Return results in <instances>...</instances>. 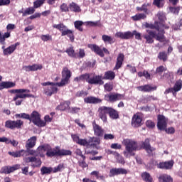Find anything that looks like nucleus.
<instances>
[{
    "instance_id": "nucleus-64",
    "label": "nucleus",
    "mask_w": 182,
    "mask_h": 182,
    "mask_svg": "<svg viewBox=\"0 0 182 182\" xmlns=\"http://www.w3.org/2000/svg\"><path fill=\"white\" fill-rule=\"evenodd\" d=\"M146 126L147 127H149V129H153L156 126V124H154V122H153V121L148 120L146 122Z\"/></svg>"
},
{
    "instance_id": "nucleus-4",
    "label": "nucleus",
    "mask_w": 182,
    "mask_h": 182,
    "mask_svg": "<svg viewBox=\"0 0 182 182\" xmlns=\"http://www.w3.org/2000/svg\"><path fill=\"white\" fill-rule=\"evenodd\" d=\"M147 33L144 34L143 36L144 39H146V43H153L154 42V38H156V41L159 42H164V33H159L157 34L154 31H151L149 30L146 31Z\"/></svg>"
},
{
    "instance_id": "nucleus-1",
    "label": "nucleus",
    "mask_w": 182,
    "mask_h": 182,
    "mask_svg": "<svg viewBox=\"0 0 182 182\" xmlns=\"http://www.w3.org/2000/svg\"><path fill=\"white\" fill-rule=\"evenodd\" d=\"M122 144L125 146V150L123 151V154L126 159H130L131 157L136 156V153L134 151H137V150H140L141 149V147L139 146L137 141L132 139H124Z\"/></svg>"
},
{
    "instance_id": "nucleus-8",
    "label": "nucleus",
    "mask_w": 182,
    "mask_h": 182,
    "mask_svg": "<svg viewBox=\"0 0 182 182\" xmlns=\"http://www.w3.org/2000/svg\"><path fill=\"white\" fill-rule=\"evenodd\" d=\"M181 87H182V80H178L175 83L174 87L166 89L164 92V94L168 95V93H172L173 96H176V95H177V92H179V90H181Z\"/></svg>"
},
{
    "instance_id": "nucleus-19",
    "label": "nucleus",
    "mask_w": 182,
    "mask_h": 182,
    "mask_svg": "<svg viewBox=\"0 0 182 182\" xmlns=\"http://www.w3.org/2000/svg\"><path fill=\"white\" fill-rule=\"evenodd\" d=\"M9 156H12V157L18 158V157H26L28 156L27 151L21 149L20 151H9Z\"/></svg>"
},
{
    "instance_id": "nucleus-17",
    "label": "nucleus",
    "mask_w": 182,
    "mask_h": 182,
    "mask_svg": "<svg viewBox=\"0 0 182 182\" xmlns=\"http://www.w3.org/2000/svg\"><path fill=\"white\" fill-rule=\"evenodd\" d=\"M141 115L140 114H136L132 117V126L133 127H139V126H141Z\"/></svg>"
},
{
    "instance_id": "nucleus-47",
    "label": "nucleus",
    "mask_w": 182,
    "mask_h": 182,
    "mask_svg": "<svg viewBox=\"0 0 182 182\" xmlns=\"http://www.w3.org/2000/svg\"><path fill=\"white\" fill-rule=\"evenodd\" d=\"M69 106H70V102L65 101L60 104V110H66V109H70Z\"/></svg>"
},
{
    "instance_id": "nucleus-36",
    "label": "nucleus",
    "mask_w": 182,
    "mask_h": 182,
    "mask_svg": "<svg viewBox=\"0 0 182 182\" xmlns=\"http://www.w3.org/2000/svg\"><path fill=\"white\" fill-rule=\"evenodd\" d=\"M102 39L105 43H108L110 45H112V43H114V38L110 36L103 35L102 36Z\"/></svg>"
},
{
    "instance_id": "nucleus-10",
    "label": "nucleus",
    "mask_w": 182,
    "mask_h": 182,
    "mask_svg": "<svg viewBox=\"0 0 182 182\" xmlns=\"http://www.w3.org/2000/svg\"><path fill=\"white\" fill-rule=\"evenodd\" d=\"M87 82L90 85H104L103 77L101 75H92L89 74L88 80Z\"/></svg>"
},
{
    "instance_id": "nucleus-39",
    "label": "nucleus",
    "mask_w": 182,
    "mask_h": 182,
    "mask_svg": "<svg viewBox=\"0 0 182 182\" xmlns=\"http://www.w3.org/2000/svg\"><path fill=\"white\" fill-rule=\"evenodd\" d=\"M66 53H68V56L70 58H77V54L75 53V50H73V47H70L66 50Z\"/></svg>"
},
{
    "instance_id": "nucleus-2",
    "label": "nucleus",
    "mask_w": 182,
    "mask_h": 182,
    "mask_svg": "<svg viewBox=\"0 0 182 182\" xmlns=\"http://www.w3.org/2000/svg\"><path fill=\"white\" fill-rule=\"evenodd\" d=\"M46 154L47 157H55V156H71L72 151L66 149H60L59 146H56L55 148L52 149L50 146L48 145V148L47 149V152Z\"/></svg>"
},
{
    "instance_id": "nucleus-43",
    "label": "nucleus",
    "mask_w": 182,
    "mask_h": 182,
    "mask_svg": "<svg viewBox=\"0 0 182 182\" xmlns=\"http://www.w3.org/2000/svg\"><path fill=\"white\" fill-rule=\"evenodd\" d=\"M49 145H43L38 147L36 151L38 154H41V153H45V151H48V149Z\"/></svg>"
},
{
    "instance_id": "nucleus-53",
    "label": "nucleus",
    "mask_w": 182,
    "mask_h": 182,
    "mask_svg": "<svg viewBox=\"0 0 182 182\" xmlns=\"http://www.w3.org/2000/svg\"><path fill=\"white\" fill-rule=\"evenodd\" d=\"M41 39L43 42H48V41H52V36L49 34L41 35Z\"/></svg>"
},
{
    "instance_id": "nucleus-14",
    "label": "nucleus",
    "mask_w": 182,
    "mask_h": 182,
    "mask_svg": "<svg viewBox=\"0 0 182 182\" xmlns=\"http://www.w3.org/2000/svg\"><path fill=\"white\" fill-rule=\"evenodd\" d=\"M157 127L159 130H166L167 129V118L164 115L158 116Z\"/></svg>"
},
{
    "instance_id": "nucleus-37",
    "label": "nucleus",
    "mask_w": 182,
    "mask_h": 182,
    "mask_svg": "<svg viewBox=\"0 0 182 182\" xmlns=\"http://www.w3.org/2000/svg\"><path fill=\"white\" fill-rule=\"evenodd\" d=\"M53 171V168L52 167H46V166H43L41 168V173L42 176H45V174H50Z\"/></svg>"
},
{
    "instance_id": "nucleus-5",
    "label": "nucleus",
    "mask_w": 182,
    "mask_h": 182,
    "mask_svg": "<svg viewBox=\"0 0 182 182\" xmlns=\"http://www.w3.org/2000/svg\"><path fill=\"white\" fill-rule=\"evenodd\" d=\"M43 87V93L46 96H52V95H55V93H58V85H56L55 82H46L41 83Z\"/></svg>"
},
{
    "instance_id": "nucleus-6",
    "label": "nucleus",
    "mask_w": 182,
    "mask_h": 182,
    "mask_svg": "<svg viewBox=\"0 0 182 182\" xmlns=\"http://www.w3.org/2000/svg\"><path fill=\"white\" fill-rule=\"evenodd\" d=\"M29 92L31 91L28 89H17L10 90V93H17L16 96L13 98V100H18V99H26V97H35L33 95L24 94L29 93Z\"/></svg>"
},
{
    "instance_id": "nucleus-63",
    "label": "nucleus",
    "mask_w": 182,
    "mask_h": 182,
    "mask_svg": "<svg viewBox=\"0 0 182 182\" xmlns=\"http://www.w3.org/2000/svg\"><path fill=\"white\" fill-rule=\"evenodd\" d=\"M105 140H113L114 139V135L112 134H105L104 135Z\"/></svg>"
},
{
    "instance_id": "nucleus-13",
    "label": "nucleus",
    "mask_w": 182,
    "mask_h": 182,
    "mask_svg": "<svg viewBox=\"0 0 182 182\" xmlns=\"http://www.w3.org/2000/svg\"><path fill=\"white\" fill-rule=\"evenodd\" d=\"M109 107H100L98 109V113H99V117L104 122V123H106L107 122V114H109Z\"/></svg>"
},
{
    "instance_id": "nucleus-30",
    "label": "nucleus",
    "mask_w": 182,
    "mask_h": 182,
    "mask_svg": "<svg viewBox=\"0 0 182 182\" xmlns=\"http://www.w3.org/2000/svg\"><path fill=\"white\" fill-rule=\"evenodd\" d=\"M138 90L140 92H151V90H156L157 87H151L150 85H144L137 87Z\"/></svg>"
},
{
    "instance_id": "nucleus-35",
    "label": "nucleus",
    "mask_w": 182,
    "mask_h": 182,
    "mask_svg": "<svg viewBox=\"0 0 182 182\" xmlns=\"http://www.w3.org/2000/svg\"><path fill=\"white\" fill-rule=\"evenodd\" d=\"M115 76H116V75L114 74V72L107 71L105 73L102 79H105L107 80H113V79H114Z\"/></svg>"
},
{
    "instance_id": "nucleus-31",
    "label": "nucleus",
    "mask_w": 182,
    "mask_h": 182,
    "mask_svg": "<svg viewBox=\"0 0 182 182\" xmlns=\"http://www.w3.org/2000/svg\"><path fill=\"white\" fill-rule=\"evenodd\" d=\"M108 114L111 119H119V113H117V111L112 107L109 108Z\"/></svg>"
},
{
    "instance_id": "nucleus-7",
    "label": "nucleus",
    "mask_w": 182,
    "mask_h": 182,
    "mask_svg": "<svg viewBox=\"0 0 182 182\" xmlns=\"http://www.w3.org/2000/svg\"><path fill=\"white\" fill-rule=\"evenodd\" d=\"M30 121L38 127H45L46 122L41 119V114L36 111H33L30 116Z\"/></svg>"
},
{
    "instance_id": "nucleus-51",
    "label": "nucleus",
    "mask_w": 182,
    "mask_h": 182,
    "mask_svg": "<svg viewBox=\"0 0 182 182\" xmlns=\"http://www.w3.org/2000/svg\"><path fill=\"white\" fill-rule=\"evenodd\" d=\"M163 79H166V80H168V82H172L173 80V73L168 72L164 74Z\"/></svg>"
},
{
    "instance_id": "nucleus-18",
    "label": "nucleus",
    "mask_w": 182,
    "mask_h": 182,
    "mask_svg": "<svg viewBox=\"0 0 182 182\" xmlns=\"http://www.w3.org/2000/svg\"><path fill=\"white\" fill-rule=\"evenodd\" d=\"M42 69V65L34 64L33 65H25L23 67V70L26 72H36V70H41Z\"/></svg>"
},
{
    "instance_id": "nucleus-42",
    "label": "nucleus",
    "mask_w": 182,
    "mask_h": 182,
    "mask_svg": "<svg viewBox=\"0 0 182 182\" xmlns=\"http://www.w3.org/2000/svg\"><path fill=\"white\" fill-rule=\"evenodd\" d=\"M89 141L90 146H96V144H100V139L99 138H90Z\"/></svg>"
},
{
    "instance_id": "nucleus-16",
    "label": "nucleus",
    "mask_w": 182,
    "mask_h": 182,
    "mask_svg": "<svg viewBox=\"0 0 182 182\" xmlns=\"http://www.w3.org/2000/svg\"><path fill=\"white\" fill-rule=\"evenodd\" d=\"M106 100L109 102H117V100H122L124 99V95L122 94H109L105 95Z\"/></svg>"
},
{
    "instance_id": "nucleus-11",
    "label": "nucleus",
    "mask_w": 182,
    "mask_h": 182,
    "mask_svg": "<svg viewBox=\"0 0 182 182\" xmlns=\"http://www.w3.org/2000/svg\"><path fill=\"white\" fill-rule=\"evenodd\" d=\"M20 43L18 42L11 45L10 46L5 48V46L1 47L3 50V54L4 56H9V55H12L15 50H16V47L19 46Z\"/></svg>"
},
{
    "instance_id": "nucleus-23",
    "label": "nucleus",
    "mask_w": 182,
    "mask_h": 182,
    "mask_svg": "<svg viewBox=\"0 0 182 182\" xmlns=\"http://www.w3.org/2000/svg\"><path fill=\"white\" fill-rule=\"evenodd\" d=\"M36 145V136H32L28 139L26 144V150H29L30 149H33Z\"/></svg>"
},
{
    "instance_id": "nucleus-54",
    "label": "nucleus",
    "mask_w": 182,
    "mask_h": 182,
    "mask_svg": "<svg viewBox=\"0 0 182 182\" xmlns=\"http://www.w3.org/2000/svg\"><path fill=\"white\" fill-rule=\"evenodd\" d=\"M154 5H156L157 8H163L164 0H154Z\"/></svg>"
},
{
    "instance_id": "nucleus-62",
    "label": "nucleus",
    "mask_w": 182,
    "mask_h": 182,
    "mask_svg": "<svg viewBox=\"0 0 182 182\" xmlns=\"http://www.w3.org/2000/svg\"><path fill=\"white\" fill-rule=\"evenodd\" d=\"M80 111V108L79 107H75L69 108L70 113H73V114L79 113Z\"/></svg>"
},
{
    "instance_id": "nucleus-48",
    "label": "nucleus",
    "mask_w": 182,
    "mask_h": 182,
    "mask_svg": "<svg viewBox=\"0 0 182 182\" xmlns=\"http://www.w3.org/2000/svg\"><path fill=\"white\" fill-rule=\"evenodd\" d=\"M53 27L55 29H58V31H60L61 32H63L68 28L63 23L54 24Z\"/></svg>"
},
{
    "instance_id": "nucleus-25",
    "label": "nucleus",
    "mask_w": 182,
    "mask_h": 182,
    "mask_svg": "<svg viewBox=\"0 0 182 182\" xmlns=\"http://www.w3.org/2000/svg\"><path fill=\"white\" fill-rule=\"evenodd\" d=\"M61 36H68V38H70L71 42H73V41H75V36H73V31H72V30H69L68 27L61 33Z\"/></svg>"
},
{
    "instance_id": "nucleus-59",
    "label": "nucleus",
    "mask_w": 182,
    "mask_h": 182,
    "mask_svg": "<svg viewBox=\"0 0 182 182\" xmlns=\"http://www.w3.org/2000/svg\"><path fill=\"white\" fill-rule=\"evenodd\" d=\"M60 10L62 12H69V7L68 6V4H63L60 6Z\"/></svg>"
},
{
    "instance_id": "nucleus-45",
    "label": "nucleus",
    "mask_w": 182,
    "mask_h": 182,
    "mask_svg": "<svg viewBox=\"0 0 182 182\" xmlns=\"http://www.w3.org/2000/svg\"><path fill=\"white\" fill-rule=\"evenodd\" d=\"M77 144H79L80 146H86L88 147V146H90V141H89V139H80V141H78V143Z\"/></svg>"
},
{
    "instance_id": "nucleus-55",
    "label": "nucleus",
    "mask_w": 182,
    "mask_h": 182,
    "mask_svg": "<svg viewBox=\"0 0 182 182\" xmlns=\"http://www.w3.org/2000/svg\"><path fill=\"white\" fill-rule=\"evenodd\" d=\"M109 177H114V176H119L117 168H112L109 170Z\"/></svg>"
},
{
    "instance_id": "nucleus-22",
    "label": "nucleus",
    "mask_w": 182,
    "mask_h": 182,
    "mask_svg": "<svg viewBox=\"0 0 182 182\" xmlns=\"http://www.w3.org/2000/svg\"><path fill=\"white\" fill-rule=\"evenodd\" d=\"M115 36L117 38H120L121 39H130V38H133V33L130 31L127 32H117L115 33Z\"/></svg>"
},
{
    "instance_id": "nucleus-21",
    "label": "nucleus",
    "mask_w": 182,
    "mask_h": 182,
    "mask_svg": "<svg viewBox=\"0 0 182 182\" xmlns=\"http://www.w3.org/2000/svg\"><path fill=\"white\" fill-rule=\"evenodd\" d=\"M174 162L168 161L166 162H161L157 165L158 168H164V170H170L173 167Z\"/></svg>"
},
{
    "instance_id": "nucleus-15",
    "label": "nucleus",
    "mask_w": 182,
    "mask_h": 182,
    "mask_svg": "<svg viewBox=\"0 0 182 182\" xmlns=\"http://www.w3.org/2000/svg\"><path fill=\"white\" fill-rule=\"evenodd\" d=\"M21 168V165L16 164L13 166H4L1 168L0 173L1 174H11V173H14L16 170H19Z\"/></svg>"
},
{
    "instance_id": "nucleus-57",
    "label": "nucleus",
    "mask_w": 182,
    "mask_h": 182,
    "mask_svg": "<svg viewBox=\"0 0 182 182\" xmlns=\"http://www.w3.org/2000/svg\"><path fill=\"white\" fill-rule=\"evenodd\" d=\"M104 87L107 92H112V90H113V84H112V82L106 83Z\"/></svg>"
},
{
    "instance_id": "nucleus-26",
    "label": "nucleus",
    "mask_w": 182,
    "mask_h": 182,
    "mask_svg": "<svg viewBox=\"0 0 182 182\" xmlns=\"http://www.w3.org/2000/svg\"><path fill=\"white\" fill-rule=\"evenodd\" d=\"M93 130L95 136H102L103 134V129L102 127L97 125L95 122L92 123Z\"/></svg>"
},
{
    "instance_id": "nucleus-46",
    "label": "nucleus",
    "mask_w": 182,
    "mask_h": 182,
    "mask_svg": "<svg viewBox=\"0 0 182 182\" xmlns=\"http://www.w3.org/2000/svg\"><path fill=\"white\" fill-rule=\"evenodd\" d=\"M132 18L133 19V21H140V19H146V14H136L135 16H133Z\"/></svg>"
},
{
    "instance_id": "nucleus-60",
    "label": "nucleus",
    "mask_w": 182,
    "mask_h": 182,
    "mask_svg": "<svg viewBox=\"0 0 182 182\" xmlns=\"http://www.w3.org/2000/svg\"><path fill=\"white\" fill-rule=\"evenodd\" d=\"M62 168H63V164H59L58 166L55 167L53 169V173H58L59 171H62Z\"/></svg>"
},
{
    "instance_id": "nucleus-52",
    "label": "nucleus",
    "mask_w": 182,
    "mask_h": 182,
    "mask_svg": "<svg viewBox=\"0 0 182 182\" xmlns=\"http://www.w3.org/2000/svg\"><path fill=\"white\" fill-rule=\"evenodd\" d=\"M35 12V9L33 7H30L26 9V11L23 13V16H26V15H32Z\"/></svg>"
},
{
    "instance_id": "nucleus-3",
    "label": "nucleus",
    "mask_w": 182,
    "mask_h": 182,
    "mask_svg": "<svg viewBox=\"0 0 182 182\" xmlns=\"http://www.w3.org/2000/svg\"><path fill=\"white\" fill-rule=\"evenodd\" d=\"M159 22H155L154 25H151L149 28L151 29H156L159 32H161V33H164V29L167 28L164 25V21H166V14L162 11H159L156 15Z\"/></svg>"
},
{
    "instance_id": "nucleus-12",
    "label": "nucleus",
    "mask_w": 182,
    "mask_h": 182,
    "mask_svg": "<svg viewBox=\"0 0 182 182\" xmlns=\"http://www.w3.org/2000/svg\"><path fill=\"white\" fill-rule=\"evenodd\" d=\"M23 125V121L22 120H16V121H6L5 124V127L9 129H21Z\"/></svg>"
},
{
    "instance_id": "nucleus-58",
    "label": "nucleus",
    "mask_w": 182,
    "mask_h": 182,
    "mask_svg": "<svg viewBox=\"0 0 182 182\" xmlns=\"http://www.w3.org/2000/svg\"><path fill=\"white\" fill-rule=\"evenodd\" d=\"M84 56H86V54L85 53V50L80 48L79 50L78 53H77V58H82Z\"/></svg>"
},
{
    "instance_id": "nucleus-29",
    "label": "nucleus",
    "mask_w": 182,
    "mask_h": 182,
    "mask_svg": "<svg viewBox=\"0 0 182 182\" xmlns=\"http://www.w3.org/2000/svg\"><path fill=\"white\" fill-rule=\"evenodd\" d=\"M124 59V55L120 53L117 58V63L114 69H120L122 65H123V60Z\"/></svg>"
},
{
    "instance_id": "nucleus-50",
    "label": "nucleus",
    "mask_w": 182,
    "mask_h": 182,
    "mask_svg": "<svg viewBox=\"0 0 182 182\" xmlns=\"http://www.w3.org/2000/svg\"><path fill=\"white\" fill-rule=\"evenodd\" d=\"M115 159L117 160L118 163H120V164H124V158L120 155L118 152L115 154Z\"/></svg>"
},
{
    "instance_id": "nucleus-20",
    "label": "nucleus",
    "mask_w": 182,
    "mask_h": 182,
    "mask_svg": "<svg viewBox=\"0 0 182 182\" xmlns=\"http://www.w3.org/2000/svg\"><path fill=\"white\" fill-rule=\"evenodd\" d=\"M85 103L90 105H97V103H102V100L95 97H87L84 99Z\"/></svg>"
},
{
    "instance_id": "nucleus-24",
    "label": "nucleus",
    "mask_w": 182,
    "mask_h": 182,
    "mask_svg": "<svg viewBox=\"0 0 182 182\" xmlns=\"http://www.w3.org/2000/svg\"><path fill=\"white\" fill-rule=\"evenodd\" d=\"M88 48H90V50H92L93 52L97 53V55H99V56H101V58H103L105 56V54L103 53V50L100 49V48L95 44L89 45Z\"/></svg>"
},
{
    "instance_id": "nucleus-33",
    "label": "nucleus",
    "mask_w": 182,
    "mask_h": 182,
    "mask_svg": "<svg viewBox=\"0 0 182 182\" xmlns=\"http://www.w3.org/2000/svg\"><path fill=\"white\" fill-rule=\"evenodd\" d=\"M69 6L70 11H71L72 12L78 13L82 11V9H80V6H79V5L76 4V3L75 2H72L71 4H70Z\"/></svg>"
},
{
    "instance_id": "nucleus-27",
    "label": "nucleus",
    "mask_w": 182,
    "mask_h": 182,
    "mask_svg": "<svg viewBox=\"0 0 182 182\" xmlns=\"http://www.w3.org/2000/svg\"><path fill=\"white\" fill-rule=\"evenodd\" d=\"M16 84L13 82H2L0 83V90L1 89H11V87H15Z\"/></svg>"
},
{
    "instance_id": "nucleus-44",
    "label": "nucleus",
    "mask_w": 182,
    "mask_h": 182,
    "mask_svg": "<svg viewBox=\"0 0 182 182\" xmlns=\"http://www.w3.org/2000/svg\"><path fill=\"white\" fill-rule=\"evenodd\" d=\"M69 83V79L64 78L62 77V80L60 82H55L56 86H58L59 87H62L63 86H65V85H68Z\"/></svg>"
},
{
    "instance_id": "nucleus-41",
    "label": "nucleus",
    "mask_w": 182,
    "mask_h": 182,
    "mask_svg": "<svg viewBox=\"0 0 182 182\" xmlns=\"http://www.w3.org/2000/svg\"><path fill=\"white\" fill-rule=\"evenodd\" d=\"M89 74H83L80 75L79 77H77L74 79L75 82H80L82 80H88Z\"/></svg>"
},
{
    "instance_id": "nucleus-38",
    "label": "nucleus",
    "mask_w": 182,
    "mask_h": 182,
    "mask_svg": "<svg viewBox=\"0 0 182 182\" xmlns=\"http://www.w3.org/2000/svg\"><path fill=\"white\" fill-rule=\"evenodd\" d=\"M141 178L144 180V181L153 182V178H151V176H150V173H149L147 172L142 173Z\"/></svg>"
},
{
    "instance_id": "nucleus-9",
    "label": "nucleus",
    "mask_w": 182,
    "mask_h": 182,
    "mask_svg": "<svg viewBox=\"0 0 182 182\" xmlns=\"http://www.w3.org/2000/svg\"><path fill=\"white\" fill-rule=\"evenodd\" d=\"M25 163H31L32 167H41L42 161L36 156H28L23 158Z\"/></svg>"
},
{
    "instance_id": "nucleus-56",
    "label": "nucleus",
    "mask_w": 182,
    "mask_h": 182,
    "mask_svg": "<svg viewBox=\"0 0 182 182\" xmlns=\"http://www.w3.org/2000/svg\"><path fill=\"white\" fill-rule=\"evenodd\" d=\"M158 58L161 60L166 62L167 60V54L165 52H161L159 53Z\"/></svg>"
},
{
    "instance_id": "nucleus-34",
    "label": "nucleus",
    "mask_w": 182,
    "mask_h": 182,
    "mask_svg": "<svg viewBox=\"0 0 182 182\" xmlns=\"http://www.w3.org/2000/svg\"><path fill=\"white\" fill-rule=\"evenodd\" d=\"M72 76V73L68 68H64L62 71V77H64L65 79H70Z\"/></svg>"
},
{
    "instance_id": "nucleus-28",
    "label": "nucleus",
    "mask_w": 182,
    "mask_h": 182,
    "mask_svg": "<svg viewBox=\"0 0 182 182\" xmlns=\"http://www.w3.org/2000/svg\"><path fill=\"white\" fill-rule=\"evenodd\" d=\"M144 149L149 153V154H151L152 151H154L156 149L151 147L150 146V141L149 139H146L145 141L143 143Z\"/></svg>"
},
{
    "instance_id": "nucleus-32",
    "label": "nucleus",
    "mask_w": 182,
    "mask_h": 182,
    "mask_svg": "<svg viewBox=\"0 0 182 182\" xmlns=\"http://www.w3.org/2000/svg\"><path fill=\"white\" fill-rule=\"evenodd\" d=\"M160 182H173V178L169 175L163 174L159 177Z\"/></svg>"
},
{
    "instance_id": "nucleus-49",
    "label": "nucleus",
    "mask_w": 182,
    "mask_h": 182,
    "mask_svg": "<svg viewBox=\"0 0 182 182\" xmlns=\"http://www.w3.org/2000/svg\"><path fill=\"white\" fill-rule=\"evenodd\" d=\"M46 0H36V1L33 2V6L35 9L41 8L43 4H45V1Z\"/></svg>"
},
{
    "instance_id": "nucleus-61",
    "label": "nucleus",
    "mask_w": 182,
    "mask_h": 182,
    "mask_svg": "<svg viewBox=\"0 0 182 182\" xmlns=\"http://www.w3.org/2000/svg\"><path fill=\"white\" fill-rule=\"evenodd\" d=\"M117 171H118V176L120 174H127V173H129V171L123 168H117Z\"/></svg>"
},
{
    "instance_id": "nucleus-40",
    "label": "nucleus",
    "mask_w": 182,
    "mask_h": 182,
    "mask_svg": "<svg viewBox=\"0 0 182 182\" xmlns=\"http://www.w3.org/2000/svg\"><path fill=\"white\" fill-rule=\"evenodd\" d=\"M74 26H75V29H77V31H80V32L83 31V28H82V26H83V21H75Z\"/></svg>"
}]
</instances>
